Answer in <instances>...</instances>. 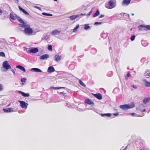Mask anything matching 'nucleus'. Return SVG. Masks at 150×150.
Returning <instances> with one entry per match:
<instances>
[{
  "label": "nucleus",
  "instance_id": "0eeeda50",
  "mask_svg": "<svg viewBox=\"0 0 150 150\" xmlns=\"http://www.w3.org/2000/svg\"><path fill=\"white\" fill-rule=\"evenodd\" d=\"M18 102L20 104L21 107L22 108L26 109L27 108L28 104L25 102L19 100Z\"/></svg>",
  "mask_w": 150,
  "mask_h": 150
},
{
  "label": "nucleus",
  "instance_id": "a211bd4d",
  "mask_svg": "<svg viewBox=\"0 0 150 150\" xmlns=\"http://www.w3.org/2000/svg\"><path fill=\"white\" fill-rule=\"evenodd\" d=\"M17 68L19 69L22 71L23 72H25L26 71L25 69L23 67L20 65H17L16 66Z\"/></svg>",
  "mask_w": 150,
  "mask_h": 150
},
{
  "label": "nucleus",
  "instance_id": "20e7f679",
  "mask_svg": "<svg viewBox=\"0 0 150 150\" xmlns=\"http://www.w3.org/2000/svg\"><path fill=\"white\" fill-rule=\"evenodd\" d=\"M134 106V104L133 103H131L127 104L120 105V108L122 109L125 110L133 108Z\"/></svg>",
  "mask_w": 150,
  "mask_h": 150
},
{
  "label": "nucleus",
  "instance_id": "412c9836",
  "mask_svg": "<svg viewBox=\"0 0 150 150\" xmlns=\"http://www.w3.org/2000/svg\"><path fill=\"white\" fill-rule=\"evenodd\" d=\"M149 101H150V97L146 98L144 99L143 100V103L145 104H146Z\"/></svg>",
  "mask_w": 150,
  "mask_h": 150
},
{
  "label": "nucleus",
  "instance_id": "2f4dec72",
  "mask_svg": "<svg viewBox=\"0 0 150 150\" xmlns=\"http://www.w3.org/2000/svg\"><path fill=\"white\" fill-rule=\"evenodd\" d=\"M48 49L50 51H52V47L51 45H48Z\"/></svg>",
  "mask_w": 150,
  "mask_h": 150
},
{
  "label": "nucleus",
  "instance_id": "ea45409f",
  "mask_svg": "<svg viewBox=\"0 0 150 150\" xmlns=\"http://www.w3.org/2000/svg\"><path fill=\"white\" fill-rule=\"evenodd\" d=\"M102 23V22H96L94 23L95 25H100Z\"/></svg>",
  "mask_w": 150,
  "mask_h": 150
},
{
  "label": "nucleus",
  "instance_id": "6ab92c4d",
  "mask_svg": "<svg viewBox=\"0 0 150 150\" xmlns=\"http://www.w3.org/2000/svg\"><path fill=\"white\" fill-rule=\"evenodd\" d=\"M55 60L56 62H59L61 59V57L58 54L56 55L54 57Z\"/></svg>",
  "mask_w": 150,
  "mask_h": 150
},
{
  "label": "nucleus",
  "instance_id": "39448f33",
  "mask_svg": "<svg viewBox=\"0 0 150 150\" xmlns=\"http://www.w3.org/2000/svg\"><path fill=\"white\" fill-rule=\"evenodd\" d=\"M139 30H144L146 31L150 30V25H141L138 26Z\"/></svg>",
  "mask_w": 150,
  "mask_h": 150
},
{
  "label": "nucleus",
  "instance_id": "09e8293b",
  "mask_svg": "<svg viewBox=\"0 0 150 150\" xmlns=\"http://www.w3.org/2000/svg\"><path fill=\"white\" fill-rule=\"evenodd\" d=\"M47 38H48V37L47 36H46L45 37V39H46V40H47Z\"/></svg>",
  "mask_w": 150,
  "mask_h": 150
},
{
  "label": "nucleus",
  "instance_id": "6e6552de",
  "mask_svg": "<svg viewBox=\"0 0 150 150\" xmlns=\"http://www.w3.org/2000/svg\"><path fill=\"white\" fill-rule=\"evenodd\" d=\"M85 14H80L77 15H74L73 16H71L69 17V18L71 20H73L76 19L77 17H80L81 16L85 15Z\"/></svg>",
  "mask_w": 150,
  "mask_h": 150
},
{
  "label": "nucleus",
  "instance_id": "f704fd0d",
  "mask_svg": "<svg viewBox=\"0 0 150 150\" xmlns=\"http://www.w3.org/2000/svg\"><path fill=\"white\" fill-rule=\"evenodd\" d=\"M135 38V36L134 35H132L130 38L131 40L133 41L134 40Z\"/></svg>",
  "mask_w": 150,
  "mask_h": 150
},
{
  "label": "nucleus",
  "instance_id": "9d476101",
  "mask_svg": "<svg viewBox=\"0 0 150 150\" xmlns=\"http://www.w3.org/2000/svg\"><path fill=\"white\" fill-rule=\"evenodd\" d=\"M3 110L6 112H9L15 111L13 108H3Z\"/></svg>",
  "mask_w": 150,
  "mask_h": 150
},
{
  "label": "nucleus",
  "instance_id": "ddd939ff",
  "mask_svg": "<svg viewBox=\"0 0 150 150\" xmlns=\"http://www.w3.org/2000/svg\"><path fill=\"white\" fill-rule=\"evenodd\" d=\"M10 16V18L13 20H16L17 18V16L15 14L11 13Z\"/></svg>",
  "mask_w": 150,
  "mask_h": 150
},
{
  "label": "nucleus",
  "instance_id": "aec40b11",
  "mask_svg": "<svg viewBox=\"0 0 150 150\" xmlns=\"http://www.w3.org/2000/svg\"><path fill=\"white\" fill-rule=\"evenodd\" d=\"M19 8V10L21 11H22V12H23V13H25V14H26V15H29V13L27 12L26 11H25V10H24V9H23V8H22L21 7H20V6H19V7H18Z\"/></svg>",
  "mask_w": 150,
  "mask_h": 150
},
{
  "label": "nucleus",
  "instance_id": "1a4fd4ad",
  "mask_svg": "<svg viewBox=\"0 0 150 150\" xmlns=\"http://www.w3.org/2000/svg\"><path fill=\"white\" fill-rule=\"evenodd\" d=\"M38 52V48H32L28 52V53H35Z\"/></svg>",
  "mask_w": 150,
  "mask_h": 150
},
{
  "label": "nucleus",
  "instance_id": "de8ad7c7",
  "mask_svg": "<svg viewBox=\"0 0 150 150\" xmlns=\"http://www.w3.org/2000/svg\"><path fill=\"white\" fill-rule=\"evenodd\" d=\"M130 114H131L133 116L135 114V113H130Z\"/></svg>",
  "mask_w": 150,
  "mask_h": 150
},
{
  "label": "nucleus",
  "instance_id": "e433bc0d",
  "mask_svg": "<svg viewBox=\"0 0 150 150\" xmlns=\"http://www.w3.org/2000/svg\"><path fill=\"white\" fill-rule=\"evenodd\" d=\"M26 80V79L25 78H22L21 79V81L22 82H25V81Z\"/></svg>",
  "mask_w": 150,
  "mask_h": 150
},
{
  "label": "nucleus",
  "instance_id": "4468645a",
  "mask_svg": "<svg viewBox=\"0 0 150 150\" xmlns=\"http://www.w3.org/2000/svg\"><path fill=\"white\" fill-rule=\"evenodd\" d=\"M18 93L21 94L22 96L25 97H28L29 96L30 94L28 93H25L22 91H19Z\"/></svg>",
  "mask_w": 150,
  "mask_h": 150
},
{
  "label": "nucleus",
  "instance_id": "c85d7f7f",
  "mask_svg": "<svg viewBox=\"0 0 150 150\" xmlns=\"http://www.w3.org/2000/svg\"><path fill=\"white\" fill-rule=\"evenodd\" d=\"M4 88L3 85L1 83H0V92L3 91L4 90Z\"/></svg>",
  "mask_w": 150,
  "mask_h": 150
},
{
  "label": "nucleus",
  "instance_id": "72a5a7b5",
  "mask_svg": "<svg viewBox=\"0 0 150 150\" xmlns=\"http://www.w3.org/2000/svg\"><path fill=\"white\" fill-rule=\"evenodd\" d=\"M130 76V74L129 72L127 73V76H125L126 79L127 80L128 79V77H129Z\"/></svg>",
  "mask_w": 150,
  "mask_h": 150
},
{
  "label": "nucleus",
  "instance_id": "9b49d317",
  "mask_svg": "<svg viewBox=\"0 0 150 150\" xmlns=\"http://www.w3.org/2000/svg\"><path fill=\"white\" fill-rule=\"evenodd\" d=\"M130 1L131 0H124L122 4V6H127L129 4Z\"/></svg>",
  "mask_w": 150,
  "mask_h": 150
},
{
  "label": "nucleus",
  "instance_id": "473e14b6",
  "mask_svg": "<svg viewBox=\"0 0 150 150\" xmlns=\"http://www.w3.org/2000/svg\"><path fill=\"white\" fill-rule=\"evenodd\" d=\"M0 56L2 57H5V53L2 52H0Z\"/></svg>",
  "mask_w": 150,
  "mask_h": 150
},
{
  "label": "nucleus",
  "instance_id": "58836bf2",
  "mask_svg": "<svg viewBox=\"0 0 150 150\" xmlns=\"http://www.w3.org/2000/svg\"><path fill=\"white\" fill-rule=\"evenodd\" d=\"M62 88L63 87H52V88L54 89H59Z\"/></svg>",
  "mask_w": 150,
  "mask_h": 150
},
{
  "label": "nucleus",
  "instance_id": "c756f323",
  "mask_svg": "<svg viewBox=\"0 0 150 150\" xmlns=\"http://www.w3.org/2000/svg\"><path fill=\"white\" fill-rule=\"evenodd\" d=\"M42 14L43 15L46 16H52V14H49L45 13H43Z\"/></svg>",
  "mask_w": 150,
  "mask_h": 150
},
{
  "label": "nucleus",
  "instance_id": "b1692460",
  "mask_svg": "<svg viewBox=\"0 0 150 150\" xmlns=\"http://www.w3.org/2000/svg\"><path fill=\"white\" fill-rule=\"evenodd\" d=\"M79 83L82 86L85 87L86 85L85 84L81 81V80L79 79Z\"/></svg>",
  "mask_w": 150,
  "mask_h": 150
},
{
  "label": "nucleus",
  "instance_id": "37998d69",
  "mask_svg": "<svg viewBox=\"0 0 150 150\" xmlns=\"http://www.w3.org/2000/svg\"><path fill=\"white\" fill-rule=\"evenodd\" d=\"M132 87H133V88H137V86L134 85H132Z\"/></svg>",
  "mask_w": 150,
  "mask_h": 150
},
{
  "label": "nucleus",
  "instance_id": "2eb2a0df",
  "mask_svg": "<svg viewBox=\"0 0 150 150\" xmlns=\"http://www.w3.org/2000/svg\"><path fill=\"white\" fill-rule=\"evenodd\" d=\"M55 71L54 68L52 66L49 67L47 69V71L49 73H52Z\"/></svg>",
  "mask_w": 150,
  "mask_h": 150
},
{
  "label": "nucleus",
  "instance_id": "f8f14e48",
  "mask_svg": "<svg viewBox=\"0 0 150 150\" xmlns=\"http://www.w3.org/2000/svg\"><path fill=\"white\" fill-rule=\"evenodd\" d=\"M30 71L40 73L42 72L41 70L38 68H32L30 69Z\"/></svg>",
  "mask_w": 150,
  "mask_h": 150
},
{
  "label": "nucleus",
  "instance_id": "a19ab883",
  "mask_svg": "<svg viewBox=\"0 0 150 150\" xmlns=\"http://www.w3.org/2000/svg\"><path fill=\"white\" fill-rule=\"evenodd\" d=\"M113 115L114 116H118L119 115V113L118 112L116 113L113 114Z\"/></svg>",
  "mask_w": 150,
  "mask_h": 150
},
{
  "label": "nucleus",
  "instance_id": "7ed1b4c3",
  "mask_svg": "<svg viewBox=\"0 0 150 150\" xmlns=\"http://www.w3.org/2000/svg\"><path fill=\"white\" fill-rule=\"evenodd\" d=\"M3 67L1 69L4 71H6L9 69H11V66L9 65L8 62L7 61H4L2 64Z\"/></svg>",
  "mask_w": 150,
  "mask_h": 150
},
{
  "label": "nucleus",
  "instance_id": "a18cd8bd",
  "mask_svg": "<svg viewBox=\"0 0 150 150\" xmlns=\"http://www.w3.org/2000/svg\"><path fill=\"white\" fill-rule=\"evenodd\" d=\"M2 13V11L0 9V15H1V14Z\"/></svg>",
  "mask_w": 150,
  "mask_h": 150
},
{
  "label": "nucleus",
  "instance_id": "5701e85b",
  "mask_svg": "<svg viewBox=\"0 0 150 150\" xmlns=\"http://www.w3.org/2000/svg\"><path fill=\"white\" fill-rule=\"evenodd\" d=\"M145 86L147 87H149L150 86V81L148 82L146 80H143Z\"/></svg>",
  "mask_w": 150,
  "mask_h": 150
},
{
  "label": "nucleus",
  "instance_id": "dca6fc26",
  "mask_svg": "<svg viewBox=\"0 0 150 150\" xmlns=\"http://www.w3.org/2000/svg\"><path fill=\"white\" fill-rule=\"evenodd\" d=\"M49 57V55L45 54L41 56L40 57V59H44L48 58Z\"/></svg>",
  "mask_w": 150,
  "mask_h": 150
},
{
  "label": "nucleus",
  "instance_id": "f03ea898",
  "mask_svg": "<svg viewBox=\"0 0 150 150\" xmlns=\"http://www.w3.org/2000/svg\"><path fill=\"white\" fill-rule=\"evenodd\" d=\"M116 6V1L115 0H110L108 1V4H105L106 8L108 9H112L115 7Z\"/></svg>",
  "mask_w": 150,
  "mask_h": 150
},
{
  "label": "nucleus",
  "instance_id": "f257e3e1",
  "mask_svg": "<svg viewBox=\"0 0 150 150\" xmlns=\"http://www.w3.org/2000/svg\"><path fill=\"white\" fill-rule=\"evenodd\" d=\"M25 28L23 31L24 33L27 35H34L36 34V32H33L32 28H30L29 25H24Z\"/></svg>",
  "mask_w": 150,
  "mask_h": 150
},
{
  "label": "nucleus",
  "instance_id": "79ce46f5",
  "mask_svg": "<svg viewBox=\"0 0 150 150\" xmlns=\"http://www.w3.org/2000/svg\"><path fill=\"white\" fill-rule=\"evenodd\" d=\"M92 10L90 11L89 12V13L88 14V16H90L91 14L92 13Z\"/></svg>",
  "mask_w": 150,
  "mask_h": 150
},
{
  "label": "nucleus",
  "instance_id": "bb28decb",
  "mask_svg": "<svg viewBox=\"0 0 150 150\" xmlns=\"http://www.w3.org/2000/svg\"><path fill=\"white\" fill-rule=\"evenodd\" d=\"M99 12L98 11V10H97L96 11V13H95L93 15V17H96V16H98V15L99 14Z\"/></svg>",
  "mask_w": 150,
  "mask_h": 150
},
{
  "label": "nucleus",
  "instance_id": "c9c22d12",
  "mask_svg": "<svg viewBox=\"0 0 150 150\" xmlns=\"http://www.w3.org/2000/svg\"><path fill=\"white\" fill-rule=\"evenodd\" d=\"M18 21H20L21 23H24V21L21 19L20 18H18Z\"/></svg>",
  "mask_w": 150,
  "mask_h": 150
},
{
  "label": "nucleus",
  "instance_id": "49530a36",
  "mask_svg": "<svg viewBox=\"0 0 150 150\" xmlns=\"http://www.w3.org/2000/svg\"><path fill=\"white\" fill-rule=\"evenodd\" d=\"M104 16V15H101L100 16V17L101 18L103 17Z\"/></svg>",
  "mask_w": 150,
  "mask_h": 150
},
{
  "label": "nucleus",
  "instance_id": "f3484780",
  "mask_svg": "<svg viewBox=\"0 0 150 150\" xmlns=\"http://www.w3.org/2000/svg\"><path fill=\"white\" fill-rule=\"evenodd\" d=\"M93 95L96 98L100 100L102 98V97L101 94L99 93L95 94H93Z\"/></svg>",
  "mask_w": 150,
  "mask_h": 150
},
{
  "label": "nucleus",
  "instance_id": "393cba45",
  "mask_svg": "<svg viewBox=\"0 0 150 150\" xmlns=\"http://www.w3.org/2000/svg\"><path fill=\"white\" fill-rule=\"evenodd\" d=\"M144 75L146 77V78H148L149 76L150 75L149 71H146Z\"/></svg>",
  "mask_w": 150,
  "mask_h": 150
},
{
  "label": "nucleus",
  "instance_id": "c03bdc74",
  "mask_svg": "<svg viewBox=\"0 0 150 150\" xmlns=\"http://www.w3.org/2000/svg\"><path fill=\"white\" fill-rule=\"evenodd\" d=\"M11 71L13 72V74H14L15 73V71H14L13 69H11Z\"/></svg>",
  "mask_w": 150,
  "mask_h": 150
},
{
  "label": "nucleus",
  "instance_id": "423d86ee",
  "mask_svg": "<svg viewBox=\"0 0 150 150\" xmlns=\"http://www.w3.org/2000/svg\"><path fill=\"white\" fill-rule=\"evenodd\" d=\"M61 31L59 29H54L52 30L51 32V34L53 35H58L61 34Z\"/></svg>",
  "mask_w": 150,
  "mask_h": 150
},
{
  "label": "nucleus",
  "instance_id": "7c9ffc66",
  "mask_svg": "<svg viewBox=\"0 0 150 150\" xmlns=\"http://www.w3.org/2000/svg\"><path fill=\"white\" fill-rule=\"evenodd\" d=\"M85 27L84 29L86 30H87L90 28V27L89 26L88 24H85L84 25Z\"/></svg>",
  "mask_w": 150,
  "mask_h": 150
},
{
  "label": "nucleus",
  "instance_id": "3c124183",
  "mask_svg": "<svg viewBox=\"0 0 150 150\" xmlns=\"http://www.w3.org/2000/svg\"><path fill=\"white\" fill-rule=\"evenodd\" d=\"M54 1H57V0H54Z\"/></svg>",
  "mask_w": 150,
  "mask_h": 150
},
{
  "label": "nucleus",
  "instance_id": "4be33fe9",
  "mask_svg": "<svg viewBox=\"0 0 150 150\" xmlns=\"http://www.w3.org/2000/svg\"><path fill=\"white\" fill-rule=\"evenodd\" d=\"M85 103L87 104L91 105L92 104H93V102L90 99H88L85 100Z\"/></svg>",
  "mask_w": 150,
  "mask_h": 150
},
{
  "label": "nucleus",
  "instance_id": "cd10ccee",
  "mask_svg": "<svg viewBox=\"0 0 150 150\" xmlns=\"http://www.w3.org/2000/svg\"><path fill=\"white\" fill-rule=\"evenodd\" d=\"M79 25H77L76 26L74 29L73 30V32H75L77 31V30L78 28L79 27Z\"/></svg>",
  "mask_w": 150,
  "mask_h": 150
},
{
  "label": "nucleus",
  "instance_id": "a878e982",
  "mask_svg": "<svg viewBox=\"0 0 150 150\" xmlns=\"http://www.w3.org/2000/svg\"><path fill=\"white\" fill-rule=\"evenodd\" d=\"M101 115L102 116L104 117L105 116H106L107 117H110L111 116V114L110 113H107V114H101Z\"/></svg>",
  "mask_w": 150,
  "mask_h": 150
},
{
  "label": "nucleus",
  "instance_id": "4c0bfd02",
  "mask_svg": "<svg viewBox=\"0 0 150 150\" xmlns=\"http://www.w3.org/2000/svg\"><path fill=\"white\" fill-rule=\"evenodd\" d=\"M33 7L34 8H37L38 9V10H39L40 11H41V8L37 6H33Z\"/></svg>",
  "mask_w": 150,
  "mask_h": 150
},
{
  "label": "nucleus",
  "instance_id": "8fccbe9b",
  "mask_svg": "<svg viewBox=\"0 0 150 150\" xmlns=\"http://www.w3.org/2000/svg\"><path fill=\"white\" fill-rule=\"evenodd\" d=\"M131 15L132 16H134V14L133 13H132L131 14Z\"/></svg>",
  "mask_w": 150,
  "mask_h": 150
}]
</instances>
